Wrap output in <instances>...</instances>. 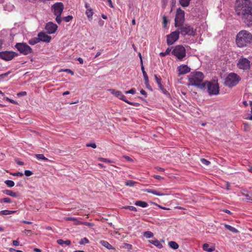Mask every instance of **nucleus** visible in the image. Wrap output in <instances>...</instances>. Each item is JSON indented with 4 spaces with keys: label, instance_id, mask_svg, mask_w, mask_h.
<instances>
[{
    "label": "nucleus",
    "instance_id": "f704fd0d",
    "mask_svg": "<svg viewBox=\"0 0 252 252\" xmlns=\"http://www.w3.org/2000/svg\"><path fill=\"white\" fill-rule=\"evenodd\" d=\"M4 183L8 187H14L15 183L12 180H7L4 181Z\"/></svg>",
    "mask_w": 252,
    "mask_h": 252
},
{
    "label": "nucleus",
    "instance_id": "c85d7f7f",
    "mask_svg": "<svg viewBox=\"0 0 252 252\" xmlns=\"http://www.w3.org/2000/svg\"><path fill=\"white\" fill-rule=\"evenodd\" d=\"M208 247H209V245L208 244H207V243L204 244L203 245V249L204 251L208 252H212L215 250V248L213 247L208 249Z\"/></svg>",
    "mask_w": 252,
    "mask_h": 252
},
{
    "label": "nucleus",
    "instance_id": "3c124183",
    "mask_svg": "<svg viewBox=\"0 0 252 252\" xmlns=\"http://www.w3.org/2000/svg\"><path fill=\"white\" fill-rule=\"evenodd\" d=\"M32 174H33V173L30 170H26L25 171V175L26 176H30L32 175Z\"/></svg>",
    "mask_w": 252,
    "mask_h": 252
},
{
    "label": "nucleus",
    "instance_id": "c756f323",
    "mask_svg": "<svg viewBox=\"0 0 252 252\" xmlns=\"http://www.w3.org/2000/svg\"><path fill=\"white\" fill-rule=\"evenodd\" d=\"M190 0H179L180 4L183 7L189 6Z\"/></svg>",
    "mask_w": 252,
    "mask_h": 252
},
{
    "label": "nucleus",
    "instance_id": "e433bc0d",
    "mask_svg": "<svg viewBox=\"0 0 252 252\" xmlns=\"http://www.w3.org/2000/svg\"><path fill=\"white\" fill-rule=\"evenodd\" d=\"M135 184L136 182L132 180H128L125 182V185L126 186L130 187H133Z\"/></svg>",
    "mask_w": 252,
    "mask_h": 252
},
{
    "label": "nucleus",
    "instance_id": "f257e3e1",
    "mask_svg": "<svg viewBox=\"0 0 252 252\" xmlns=\"http://www.w3.org/2000/svg\"><path fill=\"white\" fill-rule=\"evenodd\" d=\"M252 11V3L250 0H237L235 5V12L240 18Z\"/></svg>",
    "mask_w": 252,
    "mask_h": 252
},
{
    "label": "nucleus",
    "instance_id": "e2e57ef3",
    "mask_svg": "<svg viewBox=\"0 0 252 252\" xmlns=\"http://www.w3.org/2000/svg\"><path fill=\"white\" fill-rule=\"evenodd\" d=\"M64 71L70 73L71 75L74 74V72L70 69H65L64 70Z\"/></svg>",
    "mask_w": 252,
    "mask_h": 252
},
{
    "label": "nucleus",
    "instance_id": "b1692460",
    "mask_svg": "<svg viewBox=\"0 0 252 252\" xmlns=\"http://www.w3.org/2000/svg\"><path fill=\"white\" fill-rule=\"evenodd\" d=\"M100 243L103 246L109 250L112 249V246L106 241L102 240L100 241Z\"/></svg>",
    "mask_w": 252,
    "mask_h": 252
},
{
    "label": "nucleus",
    "instance_id": "bb28decb",
    "mask_svg": "<svg viewBox=\"0 0 252 252\" xmlns=\"http://www.w3.org/2000/svg\"><path fill=\"white\" fill-rule=\"evenodd\" d=\"M94 14L93 9L92 8L87 9L86 11V14L87 16V17L89 19H92V16Z\"/></svg>",
    "mask_w": 252,
    "mask_h": 252
},
{
    "label": "nucleus",
    "instance_id": "58836bf2",
    "mask_svg": "<svg viewBox=\"0 0 252 252\" xmlns=\"http://www.w3.org/2000/svg\"><path fill=\"white\" fill-rule=\"evenodd\" d=\"M10 73H11V71H9L6 73L0 74V81L2 80L5 77H6Z\"/></svg>",
    "mask_w": 252,
    "mask_h": 252
},
{
    "label": "nucleus",
    "instance_id": "7c9ffc66",
    "mask_svg": "<svg viewBox=\"0 0 252 252\" xmlns=\"http://www.w3.org/2000/svg\"><path fill=\"white\" fill-rule=\"evenodd\" d=\"M39 41V38L38 37H34L33 38H32L29 41V43L32 45H35V44L38 43Z\"/></svg>",
    "mask_w": 252,
    "mask_h": 252
},
{
    "label": "nucleus",
    "instance_id": "393cba45",
    "mask_svg": "<svg viewBox=\"0 0 252 252\" xmlns=\"http://www.w3.org/2000/svg\"><path fill=\"white\" fill-rule=\"evenodd\" d=\"M135 205L136 206H140L143 208L146 207L148 206V204L144 201H137L135 203Z\"/></svg>",
    "mask_w": 252,
    "mask_h": 252
},
{
    "label": "nucleus",
    "instance_id": "09e8293b",
    "mask_svg": "<svg viewBox=\"0 0 252 252\" xmlns=\"http://www.w3.org/2000/svg\"><path fill=\"white\" fill-rule=\"evenodd\" d=\"M86 146L89 147H92L94 149H95L96 148V145L94 143H88L86 144Z\"/></svg>",
    "mask_w": 252,
    "mask_h": 252
},
{
    "label": "nucleus",
    "instance_id": "f3484780",
    "mask_svg": "<svg viewBox=\"0 0 252 252\" xmlns=\"http://www.w3.org/2000/svg\"><path fill=\"white\" fill-rule=\"evenodd\" d=\"M190 70V68L187 65L185 64H182L178 67L179 75L186 74L189 72Z\"/></svg>",
    "mask_w": 252,
    "mask_h": 252
},
{
    "label": "nucleus",
    "instance_id": "39448f33",
    "mask_svg": "<svg viewBox=\"0 0 252 252\" xmlns=\"http://www.w3.org/2000/svg\"><path fill=\"white\" fill-rule=\"evenodd\" d=\"M241 80L239 75L235 73H230L225 79L224 85L229 87L235 86Z\"/></svg>",
    "mask_w": 252,
    "mask_h": 252
},
{
    "label": "nucleus",
    "instance_id": "473e14b6",
    "mask_svg": "<svg viewBox=\"0 0 252 252\" xmlns=\"http://www.w3.org/2000/svg\"><path fill=\"white\" fill-rule=\"evenodd\" d=\"M35 157L38 159H41L44 161H49L48 158H46L43 154H36L35 155Z\"/></svg>",
    "mask_w": 252,
    "mask_h": 252
},
{
    "label": "nucleus",
    "instance_id": "a878e982",
    "mask_svg": "<svg viewBox=\"0 0 252 252\" xmlns=\"http://www.w3.org/2000/svg\"><path fill=\"white\" fill-rule=\"evenodd\" d=\"M225 227L229 230L230 231L233 232V233H238L239 231L238 230L236 229L235 228L228 225V224H225L224 225Z\"/></svg>",
    "mask_w": 252,
    "mask_h": 252
},
{
    "label": "nucleus",
    "instance_id": "603ef678",
    "mask_svg": "<svg viewBox=\"0 0 252 252\" xmlns=\"http://www.w3.org/2000/svg\"><path fill=\"white\" fill-rule=\"evenodd\" d=\"M135 93V90L134 89H131L129 90V91L125 92L126 94H134Z\"/></svg>",
    "mask_w": 252,
    "mask_h": 252
},
{
    "label": "nucleus",
    "instance_id": "a211bd4d",
    "mask_svg": "<svg viewBox=\"0 0 252 252\" xmlns=\"http://www.w3.org/2000/svg\"><path fill=\"white\" fill-rule=\"evenodd\" d=\"M242 20L247 26H252V11L242 18Z\"/></svg>",
    "mask_w": 252,
    "mask_h": 252
},
{
    "label": "nucleus",
    "instance_id": "4be33fe9",
    "mask_svg": "<svg viewBox=\"0 0 252 252\" xmlns=\"http://www.w3.org/2000/svg\"><path fill=\"white\" fill-rule=\"evenodd\" d=\"M57 242L58 244L62 246H63V244H65L68 246L71 244V241L69 240L64 241L63 239H59L57 241Z\"/></svg>",
    "mask_w": 252,
    "mask_h": 252
},
{
    "label": "nucleus",
    "instance_id": "7ed1b4c3",
    "mask_svg": "<svg viewBox=\"0 0 252 252\" xmlns=\"http://www.w3.org/2000/svg\"><path fill=\"white\" fill-rule=\"evenodd\" d=\"M236 43L239 47H244L252 44V34L246 30L240 31L236 37Z\"/></svg>",
    "mask_w": 252,
    "mask_h": 252
},
{
    "label": "nucleus",
    "instance_id": "2eb2a0df",
    "mask_svg": "<svg viewBox=\"0 0 252 252\" xmlns=\"http://www.w3.org/2000/svg\"><path fill=\"white\" fill-rule=\"evenodd\" d=\"M38 37L39 38V41H43L47 43H49L51 39V37L47 34H46L44 32H40L38 34Z\"/></svg>",
    "mask_w": 252,
    "mask_h": 252
},
{
    "label": "nucleus",
    "instance_id": "774afa93",
    "mask_svg": "<svg viewBox=\"0 0 252 252\" xmlns=\"http://www.w3.org/2000/svg\"><path fill=\"white\" fill-rule=\"evenodd\" d=\"M104 22L102 21V20H99L98 21V25L99 26L102 27L104 25Z\"/></svg>",
    "mask_w": 252,
    "mask_h": 252
},
{
    "label": "nucleus",
    "instance_id": "de8ad7c7",
    "mask_svg": "<svg viewBox=\"0 0 252 252\" xmlns=\"http://www.w3.org/2000/svg\"><path fill=\"white\" fill-rule=\"evenodd\" d=\"M145 85H146V88L149 89V90H150L151 91H152L153 90L151 88V87L150 86V84H149V79L148 80H145Z\"/></svg>",
    "mask_w": 252,
    "mask_h": 252
},
{
    "label": "nucleus",
    "instance_id": "9d476101",
    "mask_svg": "<svg viewBox=\"0 0 252 252\" xmlns=\"http://www.w3.org/2000/svg\"><path fill=\"white\" fill-rule=\"evenodd\" d=\"M18 55V54L17 53L13 51H5L0 52V58L6 61H11Z\"/></svg>",
    "mask_w": 252,
    "mask_h": 252
},
{
    "label": "nucleus",
    "instance_id": "6e6552de",
    "mask_svg": "<svg viewBox=\"0 0 252 252\" xmlns=\"http://www.w3.org/2000/svg\"><path fill=\"white\" fill-rule=\"evenodd\" d=\"M205 83L209 95H217L219 94V87L217 83H213L209 81H206Z\"/></svg>",
    "mask_w": 252,
    "mask_h": 252
},
{
    "label": "nucleus",
    "instance_id": "13d9d810",
    "mask_svg": "<svg viewBox=\"0 0 252 252\" xmlns=\"http://www.w3.org/2000/svg\"><path fill=\"white\" fill-rule=\"evenodd\" d=\"M74 224L75 225L82 224V221H80L77 220L76 218H75V220H74Z\"/></svg>",
    "mask_w": 252,
    "mask_h": 252
},
{
    "label": "nucleus",
    "instance_id": "9b49d317",
    "mask_svg": "<svg viewBox=\"0 0 252 252\" xmlns=\"http://www.w3.org/2000/svg\"><path fill=\"white\" fill-rule=\"evenodd\" d=\"M180 32L179 30H176L172 32L170 34L167 35V44L171 45L174 44L179 38Z\"/></svg>",
    "mask_w": 252,
    "mask_h": 252
},
{
    "label": "nucleus",
    "instance_id": "6e6d98bb",
    "mask_svg": "<svg viewBox=\"0 0 252 252\" xmlns=\"http://www.w3.org/2000/svg\"><path fill=\"white\" fill-rule=\"evenodd\" d=\"M27 95L26 92H21L17 94V95L18 96H25Z\"/></svg>",
    "mask_w": 252,
    "mask_h": 252
},
{
    "label": "nucleus",
    "instance_id": "ddd939ff",
    "mask_svg": "<svg viewBox=\"0 0 252 252\" xmlns=\"http://www.w3.org/2000/svg\"><path fill=\"white\" fill-rule=\"evenodd\" d=\"M54 15H62L64 9L63 4L61 2H56L51 6Z\"/></svg>",
    "mask_w": 252,
    "mask_h": 252
},
{
    "label": "nucleus",
    "instance_id": "c9c22d12",
    "mask_svg": "<svg viewBox=\"0 0 252 252\" xmlns=\"http://www.w3.org/2000/svg\"><path fill=\"white\" fill-rule=\"evenodd\" d=\"M144 236L147 238H150L153 237L154 234L152 232L147 231L144 233Z\"/></svg>",
    "mask_w": 252,
    "mask_h": 252
},
{
    "label": "nucleus",
    "instance_id": "f03ea898",
    "mask_svg": "<svg viewBox=\"0 0 252 252\" xmlns=\"http://www.w3.org/2000/svg\"><path fill=\"white\" fill-rule=\"evenodd\" d=\"M189 83V85L194 86L197 88L204 90L206 89V84L203 82L204 76L200 71L192 72L188 76Z\"/></svg>",
    "mask_w": 252,
    "mask_h": 252
},
{
    "label": "nucleus",
    "instance_id": "4d7b16f0",
    "mask_svg": "<svg viewBox=\"0 0 252 252\" xmlns=\"http://www.w3.org/2000/svg\"><path fill=\"white\" fill-rule=\"evenodd\" d=\"M6 99L9 101L10 102L12 103H13V104H17V102L16 101H15V100H14L13 99H10L8 97H6Z\"/></svg>",
    "mask_w": 252,
    "mask_h": 252
},
{
    "label": "nucleus",
    "instance_id": "20e7f679",
    "mask_svg": "<svg viewBox=\"0 0 252 252\" xmlns=\"http://www.w3.org/2000/svg\"><path fill=\"white\" fill-rule=\"evenodd\" d=\"M177 30L179 31L180 33L183 36H194L196 33V30L194 29L193 27L187 24H183L179 25L177 27Z\"/></svg>",
    "mask_w": 252,
    "mask_h": 252
},
{
    "label": "nucleus",
    "instance_id": "bf43d9fd",
    "mask_svg": "<svg viewBox=\"0 0 252 252\" xmlns=\"http://www.w3.org/2000/svg\"><path fill=\"white\" fill-rule=\"evenodd\" d=\"M99 160L105 162H110V160L107 158H99Z\"/></svg>",
    "mask_w": 252,
    "mask_h": 252
},
{
    "label": "nucleus",
    "instance_id": "5701e85b",
    "mask_svg": "<svg viewBox=\"0 0 252 252\" xmlns=\"http://www.w3.org/2000/svg\"><path fill=\"white\" fill-rule=\"evenodd\" d=\"M169 246L173 250H177L179 248L178 244L174 241H170L168 242Z\"/></svg>",
    "mask_w": 252,
    "mask_h": 252
},
{
    "label": "nucleus",
    "instance_id": "5fc2aeb1",
    "mask_svg": "<svg viewBox=\"0 0 252 252\" xmlns=\"http://www.w3.org/2000/svg\"><path fill=\"white\" fill-rule=\"evenodd\" d=\"M12 175L14 176L21 177V176H22L23 175V174L22 172H18L13 173V174H12Z\"/></svg>",
    "mask_w": 252,
    "mask_h": 252
},
{
    "label": "nucleus",
    "instance_id": "338daca9",
    "mask_svg": "<svg viewBox=\"0 0 252 252\" xmlns=\"http://www.w3.org/2000/svg\"><path fill=\"white\" fill-rule=\"evenodd\" d=\"M9 252H21V251L20 250H17L15 249H13V248H10L9 250Z\"/></svg>",
    "mask_w": 252,
    "mask_h": 252
},
{
    "label": "nucleus",
    "instance_id": "37998d69",
    "mask_svg": "<svg viewBox=\"0 0 252 252\" xmlns=\"http://www.w3.org/2000/svg\"><path fill=\"white\" fill-rule=\"evenodd\" d=\"M89 240L86 238H84L82 239L79 242V244L80 245H85L89 243Z\"/></svg>",
    "mask_w": 252,
    "mask_h": 252
},
{
    "label": "nucleus",
    "instance_id": "aec40b11",
    "mask_svg": "<svg viewBox=\"0 0 252 252\" xmlns=\"http://www.w3.org/2000/svg\"><path fill=\"white\" fill-rule=\"evenodd\" d=\"M149 242L151 244H153L158 249H161L163 247L162 245L158 240H149Z\"/></svg>",
    "mask_w": 252,
    "mask_h": 252
},
{
    "label": "nucleus",
    "instance_id": "1a4fd4ad",
    "mask_svg": "<svg viewBox=\"0 0 252 252\" xmlns=\"http://www.w3.org/2000/svg\"><path fill=\"white\" fill-rule=\"evenodd\" d=\"M185 22V12L180 8L177 9L175 18V27L183 24Z\"/></svg>",
    "mask_w": 252,
    "mask_h": 252
},
{
    "label": "nucleus",
    "instance_id": "864d4df0",
    "mask_svg": "<svg viewBox=\"0 0 252 252\" xmlns=\"http://www.w3.org/2000/svg\"><path fill=\"white\" fill-rule=\"evenodd\" d=\"M82 224H84L90 227L93 226L94 225V223L88 222H85V221H82Z\"/></svg>",
    "mask_w": 252,
    "mask_h": 252
},
{
    "label": "nucleus",
    "instance_id": "ea45409f",
    "mask_svg": "<svg viewBox=\"0 0 252 252\" xmlns=\"http://www.w3.org/2000/svg\"><path fill=\"white\" fill-rule=\"evenodd\" d=\"M123 208L126 209H129V210L132 211H137V209L134 206H126L125 207H124Z\"/></svg>",
    "mask_w": 252,
    "mask_h": 252
},
{
    "label": "nucleus",
    "instance_id": "8fccbe9b",
    "mask_svg": "<svg viewBox=\"0 0 252 252\" xmlns=\"http://www.w3.org/2000/svg\"><path fill=\"white\" fill-rule=\"evenodd\" d=\"M159 89L162 91L163 94H164L166 95L169 94L168 92L163 88V86L159 88Z\"/></svg>",
    "mask_w": 252,
    "mask_h": 252
},
{
    "label": "nucleus",
    "instance_id": "423d86ee",
    "mask_svg": "<svg viewBox=\"0 0 252 252\" xmlns=\"http://www.w3.org/2000/svg\"><path fill=\"white\" fill-rule=\"evenodd\" d=\"M171 53L175 56L178 60H182L186 56V51L185 47L183 45H176Z\"/></svg>",
    "mask_w": 252,
    "mask_h": 252
},
{
    "label": "nucleus",
    "instance_id": "a19ab883",
    "mask_svg": "<svg viewBox=\"0 0 252 252\" xmlns=\"http://www.w3.org/2000/svg\"><path fill=\"white\" fill-rule=\"evenodd\" d=\"M125 102L127 103L128 104L133 105V106H135V107H138V106H140V104L139 103H137V102H131L129 101L127 99H126L125 100Z\"/></svg>",
    "mask_w": 252,
    "mask_h": 252
},
{
    "label": "nucleus",
    "instance_id": "412c9836",
    "mask_svg": "<svg viewBox=\"0 0 252 252\" xmlns=\"http://www.w3.org/2000/svg\"><path fill=\"white\" fill-rule=\"evenodd\" d=\"M145 191H146L148 193H152L157 196H162V195H164L163 193H160L159 192H158L155 190H153L151 189H146Z\"/></svg>",
    "mask_w": 252,
    "mask_h": 252
},
{
    "label": "nucleus",
    "instance_id": "6ab92c4d",
    "mask_svg": "<svg viewBox=\"0 0 252 252\" xmlns=\"http://www.w3.org/2000/svg\"><path fill=\"white\" fill-rule=\"evenodd\" d=\"M3 193L7 195H9L12 197H18L19 195V194L15 192H13L11 190L8 189H5L2 191Z\"/></svg>",
    "mask_w": 252,
    "mask_h": 252
},
{
    "label": "nucleus",
    "instance_id": "dca6fc26",
    "mask_svg": "<svg viewBox=\"0 0 252 252\" xmlns=\"http://www.w3.org/2000/svg\"><path fill=\"white\" fill-rule=\"evenodd\" d=\"M109 92L111 93L114 95L121 99L125 102V100L126 99V96L122 94V93L118 90H116L114 89H109L108 90Z\"/></svg>",
    "mask_w": 252,
    "mask_h": 252
},
{
    "label": "nucleus",
    "instance_id": "69168bd1",
    "mask_svg": "<svg viewBox=\"0 0 252 252\" xmlns=\"http://www.w3.org/2000/svg\"><path fill=\"white\" fill-rule=\"evenodd\" d=\"M142 73H143V75L144 80L149 79L148 76L146 71L144 72H142Z\"/></svg>",
    "mask_w": 252,
    "mask_h": 252
},
{
    "label": "nucleus",
    "instance_id": "052dcab7",
    "mask_svg": "<svg viewBox=\"0 0 252 252\" xmlns=\"http://www.w3.org/2000/svg\"><path fill=\"white\" fill-rule=\"evenodd\" d=\"M65 220H72L74 221L75 220V218H72V217H65L64 219Z\"/></svg>",
    "mask_w": 252,
    "mask_h": 252
},
{
    "label": "nucleus",
    "instance_id": "f8f14e48",
    "mask_svg": "<svg viewBox=\"0 0 252 252\" xmlns=\"http://www.w3.org/2000/svg\"><path fill=\"white\" fill-rule=\"evenodd\" d=\"M250 61L246 58H240L237 63L239 68L243 70H248L250 68Z\"/></svg>",
    "mask_w": 252,
    "mask_h": 252
},
{
    "label": "nucleus",
    "instance_id": "49530a36",
    "mask_svg": "<svg viewBox=\"0 0 252 252\" xmlns=\"http://www.w3.org/2000/svg\"><path fill=\"white\" fill-rule=\"evenodd\" d=\"M0 202L4 203H10L11 202V200L10 198L5 197L1 199Z\"/></svg>",
    "mask_w": 252,
    "mask_h": 252
},
{
    "label": "nucleus",
    "instance_id": "2f4dec72",
    "mask_svg": "<svg viewBox=\"0 0 252 252\" xmlns=\"http://www.w3.org/2000/svg\"><path fill=\"white\" fill-rule=\"evenodd\" d=\"M155 80L156 82L157 83L159 88L161 87L162 86L161 84V79L159 76H158L157 75L155 74L154 75Z\"/></svg>",
    "mask_w": 252,
    "mask_h": 252
},
{
    "label": "nucleus",
    "instance_id": "a18cd8bd",
    "mask_svg": "<svg viewBox=\"0 0 252 252\" xmlns=\"http://www.w3.org/2000/svg\"><path fill=\"white\" fill-rule=\"evenodd\" d=\"M200 161L203 164L206 165H209L211 163V162L209 160H207L204 158H201Z\"/></svg>",
    "mask_w": 252,
    "mask_h": 252
},
{
    "label": "nucleus",
    "instance_id": "c03bdc74",
    "mask_svg": "<svg viewBox=\"0 0 252 252\" xmlns=\"http://www.w3.org/2000/svg\"><path fill=\"white\" fill-rule=\"evenodd\" d=\"M123 248L127 249V250H130L132 249V246L131 245L127 243H124Z\"/></svg>",
    "mask_w": 252,
    "mask_h": 252
},
{
    "label": "nucleus",
    "instance_id": "72a5a7b5",
    "mask_svg": "<svg viewBox=\"0 0 252 252\" xmlns=\"http://www.w3.org/2000/svg\"><path fill=\"white\" fill-rule=\"evenodd\" d=\"M171 51V49L170 48H168L164 52H160L159 53V55L161 57H164L166 55H167L170 54Z\"/></svg>",
    "mask_w": 252,
    "mask_h": 252
},
{
    "label": "nucleus",
    "instance_id": "79ce46f5",
    "mask_svg": "<svg viewBox=\"0 0 252 252\" xmlns=\"http://www.w3.org/2000/svg\"><path fill=\"white\" fill-rule=\"evenodd\" d=\"M73 19V16L70 15H68L67 16L64 17L63 18V20L65 21L66 22H68L70 21Z\"/></svg>",
    "mask_w": 252,
    "mask_h": 252
},
{
    "label": "nucleus",
    "instance_id": "0eeeda50",
    "mask_svg": "<svg viewBox=\"0 0 252 252\" xmlns=\"http://www.w3.org/2000/svg\"><path fill=\"white\" fill-rule=\"evenodd\" d=\"M15 47L21 54L24 55H27L32 53V49L25 43H17Z\"/></svg>",
    "mask_w": 252,
    "mask_h": 252
},
{
    "label": "nucleus",
    "instance_id": "4c0bfd02",
    "mask_svg": "<svg viewBox=\"0 0 252 252\" xmlns=\"http://www.w3.org/2000/svg\"><path fill=\"white\" fill-rule=\"evenodd\" d=\"M56 17V21L58 24H60L63 20V18L61 17L62 15H55Z\"/></svg>",
    "mask_w": 252,
    "mask_h": 252
},
{
    "label": "nucleus",
    "instance_id": "cd10ccee",
    "mask_svg": "<svg viewBox=\"0 0 252 252\" xmlns=\"http://www.w3.org/2000/svg\"><path fill=\"white\" fill-rule=\"evenodd\" d=\"M16 211H9L7 210H2L0 211V215H8L15 213Z\"/></svg>",
    "mask_w": 252,
    "mask_h": 252
},
{
    "label": "nucleus",
    "instance_id": "680f3d73",
    "mask_svg": "<svg viewBox=\"0 0 252 252\" xmlns=\"http://www.w3.org/2000/svg\"><path fill=\"white\" fill-rule=\"evenodd\" d=\"M12 244L14 246H18L19 245V242L17 240H13L12 242Z\"/></svg>",
    "mask_w": 252,
    "mask_h": 252
},
{
    "label": "nucleus",
    "instance_id": "4468645a",
    "mask_svg": "<svg viewBox=\"0 0 252 252\" xmlns=\"http://www.w3.org/2000/svg\"><path fill=\"white\" fill-rule=\"evenodd\" d=\"M58 29V26L52 22H49L46 24L45 30L49 34H52L55 33Z\"/></svg>",
    "mask_w": 252,
    "mask_h": 252
},
{
    "label": "nucleus",
    "instance_id": "0e129e2a",
    "mask_svg": "<svg viewBox=\"0 0 252 252\" xmlns=\"http://www.w3.org/2000/svg\"><path fill=\"white\" fill-rule=\"evenodd\" d=\"M167 0H161V2H162V6L163 7H165L167 3Z\"/></svg>",
    "mask_w": 252,
    "mask_h": 252
}]
</instances>
